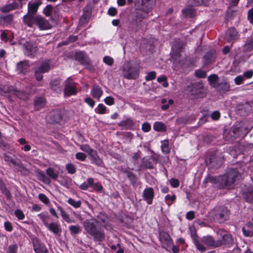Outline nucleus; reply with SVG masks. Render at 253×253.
Returning <instances> with one entry per match:
<instances>
[{
	"label": "nucleus",
	"mask_w": 253,
	"mask_h": 253,
	"mask_svg": "<svg viewBox=\"0 0 253 253\" xmlns=\"http://www.w3.org/2000/svg\"><path fill=\"white\" fill-rule=\"evenodd\" d=\"M240 176L239 172L236 169H231L226 175L219 176L218 178L208 175L204 179L203 183L205 184L208 182L211 183L220 182L223 187L231 188Z\"/></svg>",
	"instance_id": "1"
},
{
	"label": "nucleus",
	"mask_w": 253,
	"mask_h": 253,
	"mask_svg": "<svg viewBox=\"0 0 253 253\" xmlns=\"http://www.w3.org/2000/svg\"><path fill=\"white\" fill-rule=\"evenodd\" d=\"M155 4V0H136L135 6L138 9L136 13V20L133 21L132 26L136 25V28L141 26V20L148 17V14Z\"/></svg>",
	"instance_id": "2"
},
{
	"label": "nucleus",
	"mask_w": 253,
	"mask_h": 253,
	"mask_svg": "<svg viewBox=\"0 0 253 253\" xmlns=\"http://www.w3.org/2000/svg\"><path fill=\"white\" fill-rule=\"evenodd\" d=\"M97 222L94 219L85 220L83 223L84 229L92 236L95 241L102 242L105 239V234L100 228L97 227Z\"/></svg>",
	"instance_id": "3"
},
{
	"label": "nucleus",
	"mask_w": 253,
	"mask_h": 253,
	"mask_svg": "<svg viewBox=\"0 0 253 253\" xmlns=\"http://www.w3.org/2000/svg\"><path fill=\"white\" fill-rule=\"evenodd\" d=\"M229 210L224 206L215 207L209 212L210 216L219 222H223L229 218Z\"/></svg>",
	"instance_id": "4"
},
{
	"label": "nucleus",
	"mask_w": 253,
	"mask_h": 253,
	"mask_svg": "<svg viewBox=\"0 0 253 253\" xmlns=\"http://www.w3.org/2000/svg\"><path fill=\"white\" fill-rule=\"evenodd\" d=\"M121 70L123 77L127 80H135L139 77V70L133 67L128 62L124 64Z\"/></svg>",
	"instance_id": "5"
},
{
	"label": "nucleus",
	"mask_w": 253,
	"mask_h": 253,
	"mask_svg": "<svg viewBox=\"0 0 253 253\" xmlns=\"http://www.w3.org/2000/svg\"><path fill=\"white\" fill-rule=\"evenodd\" d=\"M51 69V66L48 61L42 62L40 65L34 68L35 77L38 81H41L43 79L42 74L49 72Z\"/></svg>",
	"instance_id": "6"
},
{
	"label": "nucleus",
	"mask_w": 253,
	"mask_h": 253,
	"mask_svg": "<svg viewBox=\"0 0 253 253\" xmlns=\"http://www.w3.org/2000/svg\"><path fill=\"white\" fill-rule=\"evenodd\" d=\"M75 59L81 65L89 71H94V68L88 56L84 52L79 51L76 53Z\"/></svg>",
	"instance_id": "7"
},
{
	"label": "nucleus",
	"mask_w": 253,
	"mask_h": 253,
	"mask_svg": "<svg viewBox=\"0 0 253 253\" xmlns=\"http://www.w3.org/2000/svg\"><path fill=\"white\" fill-rule=\"evenodd\" d=\"M64 97H68L71 95H74L77 94V84L73 81L72 79L71 78H68L64 82Z\"/></svg>",
	"instance_id": "8"
},
{
	"label": "nucleus",
	"mask_w": 253,
	"mask_h": 253,
	"mask_svg": "<svg viewBox=\"0 0 253 253\" xmlns=\"http://www.w3.org/2000/svg\"><path fill=\"white\" fill-rule=\"evenodd\" d=\"M217 234L220 235L221 239L217 240L219 242L220 247L224 246L225 247L229 248L233 245V240L232 235L228 233L224 230L219 229L217 231Z\"/></svg>",
	"instance_id": "9"
},
{
	"label": "nucleus",
	"mask_w": 253,
	"mask_h": 253,
	"mask_svg": "<svg viewBox=\"0 0 253 253\" xmlns=\"http://www.w3.org/2000/svg\"><path fill=\"white\" fill-rule=\"evenodd\" d=\"M188 91L192 95L200 96L203 92V85L201 83H194L188 87Z\"/></svg>",
	"instance_id": "10"
},
{
	"label": "nucleus",
	"mask_w": 253,
	"mask_h": 253,
	"mask_svg": "<svg viewBox=\"0 0 253 253\" xmlns=\"http://www.w3.org/2000/svg\"><path fill=\"white\" fill-rule=\"evenodd\" d=\"M25 54L29 57H33L37 53L38 47L36 44L27 42L24 45Z\"/></svg>",
	"instance_id": "11"
},
{
	"label": "nucleus",
	"mask_w": 253,
	"mask_h": 253,
	"mask_svg": "<svg viewBox=\"0 0 253 253\" xmlns=\"http://www.w3.org/2000/svg\"><path fill=\"white\" fill-rule=\"evenodd\" d=\"M201 241L210 248H216L220 247V242L215 240L214 238L210 235L203 237Z\"/></svg>",
	"instance_id": "12"
},
{
	"label": "nucleus",
	"mask_w": 253,
	"mask_h": 253,
	"mask_svg": "<svg viewBox=\"0 0 253 253\" xmlns=\"http://www.w3.org/2000/svg\"><path fill=\"white\" fill-rule=\"evenodd\" d=\"M35 24L41 30H47L51 27L48 21L40 16H36L34 19Z\"/></svg>",
	"instance_id": "13"
},
{
	"label": "nucleus",
	"mask_w": 253,
	"mask_h": 253,
	"mask_svg": "<svg viewBox=\"0 0 253 253\" xmlns=\"http://www.w3.org/2000/svg\"><path fill=\"white\" fill-rule=\"evenodd\" d=\"M47 122L51 124L58 123L62 120V116L58 111H52L46 117Z\"/></svg>",
	"instance_id": "14"
},
{
	"label": "nucleus",
	"mask_w": 253,
	"mask_h": 253,
	"mask_svg": "<svg viewBox=\"0 0 253 253\" xmlns=\"http://www.w3.org/2000/svg\"><path fill=\"white\" fill-rule=\"evenodd\" d=\"M191 236L196 249L201 252L206 251V247L198 239L196 231H191Z\"/></svg>",
	"instance_id": "15"
},
{
	"label": "nucleus",
	"mask_w": 253,
	"mask_h": 253,
	"mask_svg": "<svg viewBox=\"0 0 253 253\" xmlns=\"http://www.w3.org/2000/svg\"><path fill=\"white\" fill-rule=\"evenodd\" d=\"M34 250L36 253H48L46 247L42 244H41L38 239L33 242Z\"/></svg>",
	"instance_id": "16"
},
{
	"label": "nucleus",
	"mask_w": 253,
	"mask_h": 253,
	"mask_svg": "<svg viewBox=\"0 0 253 253\" xmlns=\"http://www.w3.org/2000/svg\"><path fill=\"white\" fill-rule=\"evenodd\" d=\"M41 4V0H34L29 1L28 3V12L30 14H35Z\"/></svg>",
	"instance_id": "17"
},
{
	"label": "nucleus",
	"mask_w": 253,
	"mask_h": 253,
	"mask_svg": "<svg viewBox=\"0 0 253 253\" xmlns=\"http://www.w3.org/2000/svg\"><path fill=\"white\" fill-rule=\"evenodd\" d=\"M89 156L92 164L99 167H103V160L99 157L95 150L91 153Z\"/></svg>",
	"instance_id": "18"
},
{
	"label": "nucleus",
	"mask_w": 253,
	"mask_h": 253,
	"mask_svg": "<svg viewBox=\"0 0 253 253\" xmlns=\"http://www.w3.org/2000/svg\"><path fill=\"white\" fill-rule=\"evenodd\" d=\"M243 196L247 202L253 203V186L247 188L243 192Z\"/></svg>",
	"instance_id": "19"
},
{
	"label": "nucleus",
	"mask_w": 253,
	"mask_h": 253,
	"mask_svg": "<svg viewBox=\"0 0 253 253\" xmlns=\"http://www.w3.org/2000/svg\"><path fill=\"white\" fill-rule=\"evenodd\" d=\"M19 7L18 3L13 2L11 3L6 4L0 7V11L2 13H7L12 10L17 9Z\"/></svg>",
	"instance_id": "20"
},
{
	"label": "nucleus",
	"mask_w": 253,
	"mask_h": 253,
	"mask_svg": "<svg viewBox=\"0 0 253 253\" xmlns=\"http://www.w3.org/2000/svg\"><path fill=\"white\" fill-rule=\"evenodd\" d=\"M143 197L147 201L148 204H151L154 198V190L152 188H146L143 193Z\"/></svg>",
	"instance_id": "21"
},
{
	"label": "nucleus",
	"mask_w": 253,
	"mask_h": 253,
	"mask_svg": "<svg viewBox=\"0 0 253 253\" xmlns=\"http://www.w3.org/2000/svg\"><path fill=\"white\" fill-rule=\"evenodd\" d=\"M183 48V43L178 42L173 44L172 47V52L171 54V58L176 59V56H179V54L181 52Z\"/></svg>",
	"instance_id": "22"
},
{
	"label": "nucleus",
	"mask_w": 253,
	"mask_h": 253,
	"mask_svg": "<svg viewBox=\"0 0 253 253\" xmlns=\"http://www.w3.org/2000/svg\"><path fill=\"white\" fill-rule=\"evenodd\" d=\"M155 162V159L152 157H147L143 158L142 160V167L146 169H152L153 168Z\"/></svg>",
	"instance_id": "23"
},
{
	"label": "nucleus",
	"mask_w": 253,
	"mask_h": 253,
	"mask_svg": "<svg viewBox=\"0 0 253 253\" xmlns=\"http://www.w3.org/2000/svg\"><path fill=\"white\" fill-rule=\"evenodd\" d=\"M60 83L61 81L59 79L52 80L50 83V88L56 93H60L62 92V87Z\"/></svg>",
	"instance_id": "24"
},
{
	"label": "nucleus",
	"mask_w": 253,
	"mask_h": 253,
	"mask_svg": "<svg viewBox=\"0 0 253 253\" xmlns=\"http://www.w3.org/2000/svg\"><path fill=\"white\" fill-rule=\"evenodd\" d=\"M45 105V100L44 98L39 97L34 100V106L35 110L38 111L44 107Z\"/></svg>",
	"instance_id": "25"
},
{
	"label": "nucleus",
	"mask_w": 253,
	"mask_h": 253,
	"mask_svg": "<svg viewBox=\"0 0 253 253\" xmlns=\"http://www.w3.org/2000/svg\"><path fill=\"white\" fill-rule=\"evenodd\" d=\"M46 226L49 230L55 234L59 233L61 231L60 225L55 222H51L50 224H47Z\"/></svg>",
	"instance_id": "26"
},
{
	"label": "nucleus",
	"mask_w": 253,
	"mask_h": 253,
	"mask_svg": "<svg viewBox=\"0 0 253 253\" xmlns=\"http://www.w3.org/2000/svg\"><path fill=\"white\" fill-rule=\"evenodd\" d=\"M36 176L38 179L42 181L44 183L49 184L50 183L49 179L45 175L44 173L41 170L38 169L36 171Z\"/></svg>",
	"instance_id": "27"
},
{
	"label": "nucleus",
	"mask_w": 253,
	"mask_h": 253,
	"mask_svg": "<svg viewBox=\"0 0 253 253\" xmlns=\"http://www.w3.org/2000/svg\"><path fill=\"white\" fill-rule=\"evenodd\" d=\"M103 93V91L98 85H94L91 91L92 96L95 98L99 99Z\"/></svg>",
	"instance_id": "28"
},
{
	"label": "nucleus",
	"mask_w": 253,
	"mask_h": 253,
	"mask_svg": "<svg viewBox=\"0 0 253 253\" xmlns=\"http://www.w3.org/2000/svg\"><path fill=\"white\" fill-rule=\"evenodd\" d=\"M33 15L29 13L23 17L24 22L29 27H32L33 24H35L34 19L35 17Z\"/></svg>",
	"instance_id": "29"
},
{
	"label": "nucleus",
	"mask_w": 253,
	"mask_h": 253,
	"mask_svg": "<svg viewBox=\"0 0 253 253\" xmlns=\"http://www.w3.org/2000/svg\"><path fill=\"white\" fill-rule=\"evenodd\" d=\"M29 65L27 61H23L17 64V69L20 73H24L27 70Z\"/></svg>",
	"instance_id": "30"
},
{
	"label": "nucleus",
	"mask_w": 253,
	"mask_h": 253,
	"mask_svg": "<svg viewBox=\"0 0 253 253\" xmlns=\"http://www.w3.org/2000/svg\"><path fill=\"white\" fill-rule=\"evenodd\" d=\"M237 32L235 28H231L229 29L227 36V40L228 42H232L237 38Z\"/></svg>",
	"instance_id": "31"
},
{
	"label": "nucleus",
	"mask_w": 253,
	"mask_h": 253,
	"mask_svg": "<svg viewBox=\"0 0 253 253\" xmlns=\"http://www.w3.org/2000/svg\"><path fill=\"white\" fill-rule=\"evenodd\" d=\"M9 91L11 92V90H9ZM11 92L18 98L24 100L27 99L29 96V94L27 93L15 89H12Z\"/></svg>",
	"instance_id": "32"
},
{
	"label": "nucleus",
	"mask_w": 253,
	"mask_h": 253,
	"mask_svg": "<svg viewBox=\"0 0 253 253\" xmlns=\"http://www.w3.org/2000/svg\"><path fill=\"white\" fill-rule=\"evenodd\" d=\"M153 128L157 131L165 132L167 130L166 125L161 122H156L154 124Z\"/></svg>",
	"instance_id": "33"
},
{
	"label": "nucleus",
	"mask_w": 253,
	"mask_h": 253,
	"mask_svg": "<svg viewBox=\"0 0 253 253\" xmlns=\"http://www.w3.org/2000/svg\"><path fill=\"white\" fill-rule=\"evenodd\" d=\"M0 189L2 193L4 195L7 200H10L11 198V194L8 189H7L5 184L2 182H0Z\"/></svg>",
	"instance_id": "34"
},
{
	"label": "nucleus",
	"mask_w": 253,
	"mask_h": 253,
	"mask_svg": "<svg viewBox=\"0 0 253 253\" xmlns=\"http://www.w3.org/2000/svg\"><path fill=\"white\" fill-rule=\"evenodd\" d=\"M13 20V15L8 14L6 16H0V22L5 25H8L10 24Z\"/></svg>",
	"instance_id": "35"
},
{
	"label": "nucleus",
	"mask_w": 253,
	"mask_h": 253,
	"mask_svg": "<svg viewBox=\"0 0 253 253\" xmlns=\"http://www.w3.org/2000/svg\"><path fill=\"white\" fill-rule=\"evenodd\" d=\"M94 179L92 178H88L87 180V182H84L79 186L80 188L83 190H87L89 187H92L93 185Z\"/></svg>",
	"instance_id": "36"
},
{
	"label": "nucleus",
	"mask_w": 253,
	"mask_h": 253,
	"mask_svg": "<svg viewBox=\"0 0 253 253\" xmlns=\"http://www.w3.org/2000/svg\"><path fill=\"white\" fill-rule=\"evenodd\" d=\"M187 2L192 5H206L209 1V0H186Z\"/></svg>",
	"instance_id": "37"
},
{
	"label": "nucleus",
	"mask_w": 253,
	"mask_h": 253,
	"mask_svg": "<svg viewBox=\"0 0 253 253\" xmlns=\"http://www.w3.org/2000/svg\"><path fill=\"white\" fill-rule=\"evenodd\" d=\"M218 77L217 75L215 74L211 75L208 78V80L211 85H212L214 87L217 86V81Z\"/></svg>",
	"instance_id": "38"
},
{
	"label": "nucleus",
	"mask_w": 253,
	"mask_h": 253,
	"mask_svg": "<svg viewBox=\"0 0 253 253\" xmlns=\"http://www.w3.org/2000/svg\"><path fill=\"white\" fill-rule=\"evenodd\" d=\"M214 60V57L213 55L211 53H207L203 58V63L204 65H207L211 62Z\"/></svg>",
	"instance_id": "39"
},
{
	"label": "nucleus",
	"mask_w": 253,
	"mask_h": 253,
	"mask_svg": "<svg viewBox=\"0 0 253 253\" xmlns=\"http://www.w3.org/2000/svg\"><path fill=\"white\" fill-rule=\"evenodd\" d=\"M3 159L5 162H8V163H11L13 165H15V166H19V165L20 161L19 160L13 159L10 155L7 154H4Z\"/></svg>",
	"instance_id": "40"
},
{
	"label": "nucleus",
	"mask_w": 253,
	"mask_h": 253,
	"mask_svg": "<svg viewBox=\"0 0 253 253\" xmlns=\"http://www.w3.org/2000/svg\"><path fill=\"white\" fill-rule=\"evenodd\" d=\"M133 122L132 120L130 119L122 121L119 124V126H123L126 129L130 128L133 126Z\"/></svg>",
	"instance_id": "41"
},
{
	"label": "nucleus",
	"mask_w": 253,
	"mask_h": 253,
	"mask_svg": "<svg viewBox=\"0 0 253 253\" xmlns=\"http://www.w3.org/2000/svg\"><path fill=\"white\" fill-rule=\"evenodd\" d=\"M182 12L184 16L186 17L192 18L194 17L195 14L194 9L191 7L185 8L183 10Z\"/></svg>",
	"instance_id": "42"
},
{
	"label": "nucleus",
	"mask_w": 253,
	"mask_h": 253,
	"mask_svg": "<svg viewBox=\"0 0 253 253\" xmlns=\"http://www.w3.org/2000/svg\"><path fill=\"white\" fill-rule=\"evenodd\" d=\"M46 174L51 178L56 180L58 177V173L52 168H48L46 169Z\"/></svg>",
	"instance_id": "43"
},
{
	"label": "nucleus",
	"mask_w": 253,
	"mask_h": 253,
	"mask_svg": "<svg viewBox=\"0 0 253 253\" xmlns=\"http://www.w3.org/2000/svg\"><path fill=\"white\" fill-rule=\"evenodd\" d=\"M169 145V142L168 140H165L162 142L161 149L164 153L168 154L170 152V149Z\"/></svg>",
	"instance_id": "44"
},
{
	"label": "nucleus",
	"mask_w": 253,
	"mask_h": 253,
	"mask_svg": "<svg viewBox=\"0 0 253 253\" xmlns=\"http://www.w3.org/2000/svg\"><path fill=\"white\" fill-rule=\"evenodd\" d=\"M244 48L247 51L253 50V38L247 40L244 45Z\"/></svg>",
	"instance_id": "45"
},
{
	"label": "nucleus",
	"mask_w": 253,
	"mask_h": 253,
	"mask_svg": "<svg viewBox=\"0 0 253 253\" xmlns=\"http://www.w3.org/2000/svg\"><path fill=\"white\" fill-rule=\"evenodd\" d=\"M80 148L83 151L88 153V155L94 151V150L91 148L88 144L81 145Z\"/></svg>",
	"instance_id": "46"
},
{
	"label": "nucleus",
	"mask_w": 253,
	"mask_h": 253,
	"mask_svg": "<svg viewBox=\"0 0 253 253\" xmlns=\"http://www.w3.org/2000/svg\"><path fill=\"white\" fill-rule=\"evenodd\" d=\"M216 87H218L220 90L223 91H227L229 90L230 85L229 84L224 82L218 84Z\"/></svg>",
	"instance_id": "47"
},
{
	"label": "nucleus",
	"mask_w": 253,
	"mask_h": 253,
	"mask_svg": "<svg viewBox=\"0 0 253 253\" xmlns=\"http://www.w3.org/2000/svg\"><path fill=\"white\" fill-rule=\"evenodd\" d=\"M127 175L128 178L131 181L132 184L135 185L137 183V177L134 174H133L131 172L127 171Z\"/></svg>",
	"instance_id": "48"
},
{
	"label": "nucleus",
	"mask_w": 253,
	"mask_h": 253,
	"mask_svg": "<svg viewBox=\"0 0 253 253\" xmlns=\"http://www.w3.org/2000/svg\"><path fill=\"white\" fill-rule=\"evenodd\" d=\"M160 238L161 240L167 241L169 244L171 243L172 240L169 234L166 232L160 233Z\"/></svg>",
	"instance_id": "49"
},
{
	"label": "nucleus",
	"mask_w": 253,
	"mask_h": 253,
	"mask_svg": "<svg viewBox=\"0 0 253 253\" xmlns=\"http://www.w3.org/2000/svg\"><path fill=\"white\" fill-rule=\"evenodd\" d=\"M68 203L75 208L80 207L81 202L80 201H76L72 198H69L68 200Z\"/></svg>",
	"instance_id": "50"
},
{
	"label": "nucleus",
	"mask_w": 253,
	"mask_h": 253,
	"mask_svg": "<svg viewBox=\"0 0 253 253\" xmlns=\"http://www.w3.org/2000/svg\"><path fill=\"white\" fill-rule=\"evenodd\" d=\"M38 197L41 201L44 204L48 205L50 203L49 199L45 194L41 193L39 195Z\"/></svg>",
	"instance_id": "51"
},
{
	"label": "nucleus",
	"mask_w": 253,
	"mask_h": 253,
	"mask_svg": "<svg viewBox=\"0 0 253 253\" xmlns=\"http://www.w3.org/2000/svg\"><path fill=\"white\" fill-rule=\"evenodd\" d=\"M69 230L71 233L77 234L81 232V228L79 225H71L69 227Z\"/></svg>",
	"instance_id": "52"
},
{
	"label": "nucleus",
	"mask_w": 253,
	"mask_h": 253,
	"mask_svg": "<svg viewBox=\"0 0 253 253\" xmlns=\"http://www.w3.org/2000/svg\"><path fill=\"white\" fill-rule=\"evenodd\" d=\"M38 216L40 219H41L44 224L45 226L47 225L48 224V220L49 219L48 216L44 213H41L38 214Z\"/></svg>",
	"instance_id": "53"
},
{
	"label": "nucleus",
	"mask_w": 253,
	"mask_h": 253,
	"mask_svg": "<svg viewBox=\"0 0 253 253\" xmlns=\"http://www.w3.org/2000/svg\"><path fill=\"white\" fill-rule=\"evenodd\" d=\"M66 168L69 173L74 174L76 172V168L72 164H67L66 166Z\"/></svg>",
	"instance_id": "54"
},
{
	"label": "nucleus",
	"mask_w": 253,
	"mask_h": 253,
	"mask_svg": "<svg viewBox=\"0 0 253 253\" xmlns=\"http://www.w3.org/2000/svg\"><path fill=\"white\" fill-rule=\"evenodd\" d=\"M18 246L16 244L10 245L8 246L6 253H16Z\"/></svg>",
	"instance_id": "55"
},
{
	"label": "nucleus",
	"mask_w": 253,
	"mask_h": 253,
	"mask_svg": "<svg viewBox=\"0 0 253 253\" xmlns=\"http://www.w3.org/2000/svg\"><path fill=\"white\" fill-rule=\"evenodd\" d=\"M103 62L109 66H112L114 63V59L109 56H105L103 59Z\"/></svg>",
	"instance_id": "56"
},
{
	"label": "nucleus",
	"mask_w": 253,
	"mask_h": 253,
	"mask_svg": "<svg viewBox=\"0 0 253 253\" xmlns=\"http://www.w3.org/2000/svg\"><path fill=\"white\" fill-rule=\"evenodd\" d=\"M106 110V107L103 104H99L96 108V112L100 114H105Z\"/></svg>",
	"instance_id": "57"
},
{
	"label": "nucleus",
	"mask_w": 253,
	"mask_h": 253,
	"mask_svg": "<svg viewBox=\"0 0 253 253\" xmlns=\"http://www.w3.org/2000/svg\"><path fill=\"white\" fill-rule=\"evenodd\" d=\"M156 73L155 71H151L148 73L147 75L145 77V80L149 81L153 80L156 78Z\"/></svg>",
	"instance_id": "58"
},
{
	"label": "nucleus",
	"mask_w": 253,
	"mask_h": 253,
	"mask_svg": "<svg viewBox=\"0 0 253 253\" xmlns=\"http://www.w3.org/2000/svg\"><path fill=\"white\" fill-rule=\"evenodd\" d=\"M52 11V6L49 4L47 5L43 10V12L47 16H50Z\"/></svg>",
	"instance_id": "59"
},
{
	"label": "nucleus",
	"mask_w": 253,
	"mask_h": 253,
	"mask_svg": "<svg viewBox=\"0 0 253 253\" xmlns=\"http://www.w3.org/2000/svg\"><path fill=\"white\" fill-rule=\"evenodd\" d=\"M196 77L200 78H204L206 77V72L202 70H197L195 72Z\"/></svg>",
	"instance_id": "60"
},
{
	"label": "nucleus",
	"mask_w": 253,
	"mask_h": 253,
	"mask_svg": "<svg viewBox=\"0 0 253 253\" xmlns=\"http://www.w3.org/2000/svg\"><path fill=\"white\" fill-rule=\"evenodd\" d=\"M78 40L77 36H70L68 37L67 40L63 42L64 44H68L70 43L74 42Z\"/></svg>",
	"instance_id": "61"
},
{
	"label": "nucleus",
	"mask_w": 253,
	"mask_h": 253,
	"mask_svg": "<svg viewBox=\"0 0 253 253\" xmlns=\"http://www.w3.org/2000/svg\"><path fill=\"white\" fill-rule=\"evenodd\" d=\"M75 156L77 159L81 161H84L86 158V155L82 152L77 153Z\"/></svg>",
	"instance_id": "62"
},
{
	"label": "nucleus",
	"mask_w": 253,
	"mask_h": 253,
	"mask_svg": "<svg viewBox=\"0 0 253 253\" xmlns=\"http://www.w3.org/2000/svg\"><path fill=\"white\" fill-rule=\"evenodd\" d=\"M15 215L19 220H22L24 218L25 215L23 211L20 210H17L15 211Z\"/></svg>",
	"instance_id": "63"
},
{
	"label": "nucleus",
	"mask_w": 253,
	"mask_h": 253,
	"mask_svg": "<svg viewBox=\"0 0 253 253\" xmlns=\"http://www.w3.org/2000/svg\"><path fill=\"white\" fill-rule=\"evenodd\" d=\"M243 234L247 237H252L253 236V229L251 228L250 230H246L245 228H242Z\"/></svg>",
	"instance_id": "64"
}]
</instances>
